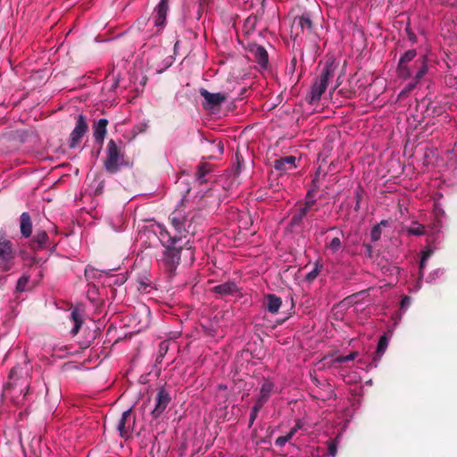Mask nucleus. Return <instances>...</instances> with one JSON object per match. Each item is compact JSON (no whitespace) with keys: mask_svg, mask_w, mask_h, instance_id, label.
Returning <instances> with one entry per match:
<instances>
[{"mask_svg":"<svg viewBox=\"0 0 457 457\" xmlns=\"http://www.w3.org/2000/svg\"><path fill=\"white\" fill-rule=\"evenodd\" d=\"M202 220L201 215L195 212L187 214L175 210L169 216L171 229L159 226L160 241L164 247L161 259L162 265L170 275H175V271L182 260L186 263H193L195 261V249L190 245L187 237L189 233H195L194 223Z\"/></svg>","mask_w":457,"mask_h":457,"instance_id":"f257e3e1","label":"nucleus"},{"mask_svg":"<svg viewBox=\"0 0 457 457\" xmlns=\"http://www.w3.org/2000/svg\"><path fill=\"white\" fill-rule=\"evenodd\" d=\"M337 65L334 61H327L322 68L320 74L317 77L312 86L310 95L308 96V103L313 104L320 100L322 94L326 91L328 81L334 77Z\"/></svg>","mask_w":457,"mask_h":457,"instance_id":"f03ea898","label":"nucleus"},{"mask_svg":"<svg viewBox=\"0 0 457 457\" xmlns=\"http://www.w3.org/2000/svg\"><path fill=\"white\" fill-rule=\"evenodd\" d=\"M123 156L120 147L113 139H110L106 148V158L104 162L105 170L110 174L117 173L122 164Z\"/></svg>","mask_w":457,"mask_h":457,"instance_id":"7ed1b4c3","label":"nucleus"},{"mask_svg":"<svg viewBox=\"0 0 457 457\" xmlns=\"http://www.w3.org/2000/svg\"><path fill=\"white\" fill-rule=\"evenodd\" d=\"M15 257L12 243L5 238L4 234L0 232V263L3 270H10Z\"/></svg>","mask_w":457,"mask_h":457,"instance_id":"20e7f679","label":"nucleus"},{"mask_svg":"<svg viewBox=\"0 0 457 457\" xmlns=\"http://www.w3.org/2000/svg\"><path fill=\"white\" fill-rule=\"evenodd\" d=\"M415 67L417 68V72L415 73L413 79L408 83L400 92L399 96H404L410 94L419 84L420 79L424 77V75L428 72V58L426 55H422L417 60H415Z\"/></svg>","mask_w":457,"mask_h":457,"instance_id":"39448f33","label":"nucleus"},{"mask_svg":"<svg viewBox=\"0 0 457 457\" xmlns=\"http://www.w3.org/2000/svg\"><path fill=\"white\" fill-rule=\"evenodd\" d=\"M295 32V37L302 34L311 36L314 34V24L312 22L311 14L303 12L300 16H296L292 25V33Z\"/></svg>","mask_w":457,"mask_h":457,"instance_id":"423d86ee","label":"nucleus"},{"mask_svg":"<svg viewBox=\"0 0 457 457\" xmlns=\"http://www.w3.org/2000/svg\"><path fill=\"white\" fill-rule=\"evenodd\" d=\"M88 129L87 123L86 121V117L83 114H79L78 116L75 128L71 131L70 135L69 146L71 149L77 148L84 135L87 133Z\"/></svg>","mask_w":457,"mask_h":457,"instance_id":"0eeeda50","label":"nucleus"},{"mask_svg":"<svg viewBox=\"0 0 457 457\" xmlns=\"http://www.w3.org/2000/svg\"><path fill=\"white\" fill-rule=\"evenodd\" d=\"M417 56V51L411 49L406 51L399 59L397 65L398 77L403 79H407L411 77L412 71L410 66V62L414 60Z\"/></svg>","mask_w":457,"mask_h":457,"instance_id":"6e6552de","label":"nucleus"},{"mask_svg":"<svg viewBox=\"0 0 457 457\" xmlns=\"http://www.w3.org/2000/svg\"><path fill=\"white\" fill-rule=\"evenodd\" d=\"M200 148L203 153L207 154L206 158H216L223 153V144L221 141L208 139L203 136L200 137Z\"/></svg>","mask_w":457,"mask_h":457,"instance_id":"1a4fd4ad","label":"nucleus"},{"mask_svg":"<svg viewBox=\"0 0 457 457\" xmlns=\"http://www.w3.org/2000/svg\"><path fill=\"white\" fill-rule=\"evenodd\" d=\"M170 401L171 397L165 387H159L155 396V406L151 412L154 419H158L162 414Z\"/></svg>","mask_w":457,"mask_h":457,"instance_id":"9d476101","label":"nucleus"},{"mask_svg":"<svg viewBox=\"0 0 457 457\" xmlns=\"http://www.w3.org/2000/svg\"><path fill=\"white\" fill-rule=\"evenodd\" d=\"M136 423V418L132 414V409H129L123 411L120 419L119 420L117 429L120 432V436L123 438H127L130 436Z\"/></svg>","mask_w":457,"mask_h":457,"instance_id":"9b49d317","label":"nucleus"},{"mask_svg":"<svg viewBox=\"0 0 457 457\" xmlns=\"http://www.w3.org/2000/svg\"><path fill=\"white\" fill-rule=\"evenodd\" d=\"M52 243L48 233L46 230L37 229L29 243V246L34 252L50 248Z\"/></svg>","mask_w":457,"mask_h":457,"instance_id":"f8f14e48","label":"nucleus"},{"mask_svg":"<svg viewBox=\"0 0 457 457\" xmlns=\"http://www.w3.org/2000/svg\"><path fill=\"white\" fill-rule=\"evenodd\" d=\"M169 1L170 0H161L154 8L152 19L155 27H164L169 11Z\"/></svg>","mask_w":457,"mask_h":457,"instance_id":"ddd939ff","label":"nucleus"},{"mask_svg":"<svg viewBox=\"0 0 457 457\" xmlns=\"http://www.w3.org/2000/svg\"><path fill=\"white\" fill-rule=\"evenodd\" d=\"M247 50L252 54L254 62L260 64L262 68H267L269 64V55L266 49L257 44H249Z\"/></svg>","mask_w":457,"mask_h":457,"instance_id":"4468645a","label":"nucleus"},{"mask_svg":"<svg viewBox=\"0 0 457 457\" xmlns=\"http://www.w3.org/2000/svg\"><path fill=\"white\" fill-rule=\"evenodd\" d=\"M199 93L204 97L205 103L204 104V108H214L223 103L227 97L222 93H210L205 88H200Z\"/></svg>","mask_w":457,"mask_h":457,"instance_id":"2eb2a0df","label":"nucleus"},{"mask_svg":"<svg viewBox=\"0 0 457 457\" xmlns=\"http://www.w3.org/2000/svg\"><path fill=\"white\" fill-rule=\"evenodd\" d=\"M273 388L274 384L272 382L268 380L264 381L263 384L262 385L260 395L256 399L254 405L262 409L270 397L273 392Z\"/></svg>","mask_w":457,"mask_h":457,"instance_id":"dca6fc26","label":"nucleus"},{"mask_svg":"<svg viewBox=\"0 0 457 457\" xmlns=\"http://www.w3.org/2000/svg\"><path fill=\"white\" fill-rule=\"evenodd\" d=\"M109 121L107 119H100L93 124V136L96 142L103 143L106 135V127Z\"/></svg>","mask_w":457,"mask_h":457,"instance_id":"f3484780","label":"nucleus"},{"mask_svg":"<svg viewBox=\"0 0 457 457\" xmlns=\"http://www.w3.org/2000/svg\"><path fill=\"white\" fill-rule=\"evenodd\" d=\"M20 231L24 238H29L32 235V221L29 212H22L20 216Z\"/></svg>","mask_w":457,"mask_h":457,"instance_id":"a211bd4d","label":"nucleus"},{"mask_svg":"<svg viewBox=\"0 0 457 457\" xmlns=\"http://www.w3.org/2000/svg\"><path fill=\"white\" fill-rule=\"evenodd\" d=\"M295 160L293 155L279 158L274 161L273 167L278 171L285 172L295 168Z\"/></svg>","mask_w":457,"mask_h":457,"instance_id":"6ab92c4d","label":"nucleus"},{"mask_svg":"<svg viewBox=\"0 0 457 457\" xmlns=\"http://www.w3.org/2000/svg\"><path fill=\"white\" fill-rule=\"evenodd\" d=\"M212 291L220 295H234L238 291L237 286L234 281H227L225 283L215 286Z\"/></svg>","mask_w":457,"mask_h":457,"instance_id":"aec40b11","label":"nucleus"},{"mask_svg":"<svg viewBox=\"0 0 457 457\" xmlns=\"http://www.w3.org/2000/svg\"><path fill=\"white\" fill-rule=\"evenodd\" d=\"M282 304V300L279 296L273 294H269L265 298V307L269 312L275 314L278 312Z\"/></svg>","mask_w":457,"mask_h":457,"instance_id":"412c9836","label":"nucleus"},{"mask_svg":"<svg viewBox=\"0 0 457 457\" xmlns=\"http://www.w3.org/2000/svg\"><path fill=\"white\" fill-rule=\"evenodd\" d=\"M71 320L73 322V327L71 330V333L75 336L79 333L83 322V315L79 312L78 309H73L71 312Z\"/></svg>","mask_w":457,"mask_h":457,"instance_id":"4be33fe9","label":"nucleus"},{"mask_svg":"<svg viewBox=\"0 0 457 457\" xmlns=\"http://www.w3.org/2000/svg\"><path fill=\"white\" fill-rule=\"evenodd\" d=\"M212 170L211 164L207 162H201L197 167L196 179L200 184L207 182L206 176Z\"/></svg>","mask_w":457,"mask_h":457,"instance_id":"5701e85b","label":"nucleus"},{"mask_svg":"<svg viewBox=\"0 0 457 457\" xmlns=\"http://www.w3.org/2000/svg\"><path fill=\"white\" fill-rule=\"evenodd\" d=\"M299 428H301V426L297 422L286 436H278L275 441V445L278 447H283L295 436Z\"/></svg>","mask_w":457,"mask_h":457,"instance_id":"b1692460","label":"nucleus"},{"mask_svg":"<svg viewBox=\"0 0 457 457\" xmlns=\"http://www.w3.org/2000/svg\"><path fill=\"white\" fill-rule=\"evenodd\" d=\"M306 217V214L302 212L300 209H296L290 220L289 226L292 228L301 227L303 222V219Z\"/></svg>","mask_w":457,"mask_h":457,"instance_id":"393cba45","label":"nucleus"},{"mask_svg":"<svg viewBox=\"0 0 457 457\" xmlns=\"http://www.w3.org/2000/svg\"><path fill=\"white\" fill-rule=\"evenodd\" d=\"M322 268L323 264L320 261L315 262L313 269L305 275V281L308 283L313 282L319 276Z\"/></svg>","mask_w":457,"mask_h":457,"instance_id":"a878e982","label":"nucleus"},{"mask_svg":"<svg viewBox=\"0 0 457 457\" xmlns=\"http://www.w3.org/2000/svg\"><path fill=\"white\" fill-rule=\"evenodd\" d=\"M318 192V188L314 186L312 188L309 189L305 195L304 201L308 205H315L317 199L316 194Z\"/></svg>","mask_w":457,"mask_h":457,"instance_id":"bb28decb","label":"nucleus"},{"mask_svg":"<svg viewBox=\"0 0 457 457\" xmlns=\"http://www.w3.org/2000/svg\"><path fill=\"white\" fill-rule=\"evenodd\" d=\"M363 197V188L361 186H358L356 189L354 190V199H355V205H354V211L358 212L361 208V202Z\"/></svg>","mask_w":457,"mask_h":457,"instance_id":"cd10ccee","label":"nucleus"},{"mask_svg":"<svg viewBox=\"0 0 457 457\" xmlns=\"http://www.w3.org/2000/svg\"><path fill=\"white\" fill-rule=\"evenodd\" d=\"M327 247L333 253H337L342 247V242L339 237H334L331 239L330 243L327 245Z\"/></svg>","mask_w":457,"mask_h":457,"instance_id":"c85d7f7f","label":"nucleus"},{"mask_svg":"<svg viewBox=\"0 0 457 457\" xmlns=\"http://www.w3.org/2000/svg\"><path fill=\"white\" fill-rule=\"evenodd\" d=\"M415 227H411L406 228V231L409 235H414V236H421L425 232V228L422 225L414 223Z\"/></svg>","mask_w":457,"mask_h":457,"instance_id":"c756f323","label":"nucleus"},{"mask_svg":"<svg viewBox=\"0 0 457 457\" xmlns=\"http://www.w3.org/2000/svg\"><path fill=\"white\" fill-rule=\"evenodd\" d=\"M258 21V18L256 15H250L245 21V28L248 31H252L255 29Z\"/></svg>","mask_w":457,"mask_h":457,"instance_id":"7c9ffc66","label":"nucleus"},{"mask_svg":"<svg viewBox=\"0 0 457 457\" xmlns=\"http://www.w3.org/2000/svg\"><path fill=\"white\" fill-rule=\"evenodd\" d=\"M358 356V352H352L347 355H340L335 359L337 363H343L350 361H353Z\"/></svg>","mask_w":457,"mask_h":457,"instance_id":"2f4dec72","label":"nucleus"},{"mask_svg":"<svg viewBox=\"0 0 457 457\" xmlns=\"http://www.w3.org/2000/svg\"><path fill=\"white\" fill-rule=\"evenodd\" d=\"M380 237H381L380 224H377L371 228V231H370L371 241L377 242L380 239Z\"/></svg>","mask_w":457,"mask_h":457,"instance_id":"473e14b6","label":"nucleus"},{"mask_svg":"<svg viewBox=\"0 0 457 457\" xmlns=\"http://www.w3.org/2000/svg\"><path fill=\"white\" fill-rule=\"evenodd\" d=\"M386 347H387V338L386 336H382L379 338L378 343L377 353L383 354L385 350L386 349Z\"/></svg>","mask_w":457,"mask_h":457,"instance_id":"72a5a7b5","label":"nucleus"},{"mask_svg":"<svg viewBox=\"0 0 457 457\" xmlns=\"http://www.w3.org/2000/svg\"><path fill=\"white\" fill-rule=\"evenodd\" d=\"M28 282H29V277H27V276L21 277L17 282V286H16L17 290L21 291V292L25 291Z\"/></svg>","mask_w":457,"mask_h":457,"instance_id":"f704fd0d","label":"nucleus"},{"mask_svg":"<svg viewBox=\"0 0 457 457\" xmlns=\"http://www.w3.org/2000/svg\"><path fill=\"white\" fill-rule=\"evenodd\" d=\"M260 410H261V408H259L258 406H255V405L253 406V408L251 410V413H250L249 427H252V425L255 421Z\"/></svg>","mask_w":457,"mask_h":457,"instance_id":"c9c22d12","label":"nucleus"},{"mask_svg":"<svg viewBox=\"0 0 457 457\" xmlns=\"http://www.w3.org/2000/svg\"><path fill=\"white\" fill-rule=\"evenodd\" d=\"M22 370V368L21 365H16L14 366L11 370H10V373H9V378L10 379H14V378H19V375L20 373L21 372Z\"/></svg>","mask_w":457,"mask_h":457,"instance_id":"e433bc0d","label":"nucleus"},{"mask_svg":"<svg viewBox=\"0 0 457 457\" xmlns=\"http://www.w3.org/2000/svg\"><path fill=\"white\" fill-rule=\"evenodd\" d=\"M328 453L329 455H331L333 457L336 456V454L337 453V443L335 441H330L328 443Z\"/></svg>","mask_w":457,"mask_h":457,"instance_id":"4c0bfd02","label":"nucleus"},{"mask_svg":"<svg viewBox=\"0 0 457 457\" xmlns=\"http://www.w3.org/2000/svg\"><path fill=\"white\" fill-rule=\"evenodd\" d=\"M110 282H108V285L109 286H120L122 284H124L125 282V278L124 277H120V278H110Z\"/></svg>","mask_w":457,"mask_h":457,"instance_id":"58836bf2","label":"nucleus"},{"mask_svg":"<svg viewBox=\"0 0 457 457\" xmlns=\"http://www.w3.org/2000/svg\"><path fill=\"white\" fill-rule=\"evenodd\" d=\"M313 208V205H308L305 202L298 204V209L303 212L306 215L310 212Z\"/></svg>","mask_w":457,"mask_h":457,"instance_id":"ea45409f","label":"nucleus"},{"mask_svg":"<svg viewBox=\"0 0 457 457\" xmlns=\"http://www.w3.org/2000/svg\"><path fill=\"white\" fill-rule=\"evenodd\" d=\"M204 12V2H200L199 4H198V10H197V15H196V19L197 20H200L201 16H202V13Z\"/></svg>","mask_w":457,"mask_h":457,"instance_id":"a19ab883","label":"nucleus"},{"mask_svg":"<svg viewBox=\"0 0 457 457\" xmlns=\"http://www.w3.org/2000/svg\"><path fill=\"white\" fill-rule=\"evenodd\" d=\"M362 247L365 249V253H366L368 256L371 257V255H372V252H373V247H372V245H370V244H363V245H362Z\"/></svg>","mask_w":457,"mask_h":457,"instance_id":"79ce46f5","label":"nucleus"},{"mask_svg":"<svg viewBox=\"0 0 457 457\" xmlns=\"http://www.w3.org/2000/svg\"><path fill=\"white\" fill-rule=\"evenodd\" d=\"M296 63H297V60H296V57L295 56L291 60L290 66L288 68L289 69V72L294 73L295 66H296Z\"/></svg>","mask_w":457,"mask_h":457,"instance_id":"37998d69","label":"nucleus"},{"mask_svg":"<svg viewBox=\"0 0 457 457\" xmlns=\"http://www.w3.org/2000/svg\"><path fill=\"white\" fill-rule=\"evenodd\" d=\"M411 303V298L409 296H404L401 301L402 307H407L409 306Z\"/></svg>","mask_w":457,"mask_h":457,"instance_id":"c03bdc74","label":"nucleus"},{"mask_svg":"<svg viewBox=\"0 0 457 457\" xmlns=\"http://www.w3.org/2000/svg\"><path fill=\"white\" fill-rule=\"evenodd\" d=\"M408 35H409V39L412 42V43H415L417 41V37L415 36L414 33L412 32H408Z\"/></svg>","mask_w":457,"mask_h":457,"instance_id":"a18cd8bd","label":"nucleus"},{"mask_svg":"<svg viewBox=\"0 0 457 457\" xmlns=\"http://www.w3.org/2000/svg\"><path fill=\"white\" fill-rule=\"evenodd\" d=\"M429 255H430L429 252H424L423 254H422L421 259L427 260L429 257Z\"/></svg>","mask_w":457,"mask_h":457,"instance_id":"49530a36","label":"nucleus"},{"mask_svg":"<svg viewBox=\"0 0 457 457\" xmlns=\"http://www.w3.org/2000/svg\"><path fill=\"white\" fill-rule=\"evenodd\" d=\"M425 262H426V260H423V259L420 260V269H422L425 266Z\"/></svg>","mask_w":457,"mask_h":457,"instance_id":"de8ad7c7","label":"nucleus"},{"mask_svg":"<svg viewBox=\"0 0 457 457\" xmlns=\"http://www.w3.org/2000/svg\"><path fill=\"white\" fill-rule=\"evenodd\" d=\"M379 224H380V227H381V226L386 227V224H387V221H386V220H381Z\"/></svg>","mask_w":457,"mask_h":457,"instance_id":"09e8293b","label":"nucleus"},{"mask_svg":"<svg viewBox=\"0 0 457 457\" xmlns=\"http://www.w3.org/2000/svg\"><path fill=\"white\" fill-rule=\"evenodd\" d=\"M96 330H94V331H93V337H92V339L94 340V339L96 338Z\"/></svg>","mask_w":457,"mask_h":457,"instance_id":"8fccbe9b","label":"nucleus"},{"mask_svg":"<svg viewBox=\"0 0 457 457\" xmlns=\"http://www.w3.org/2000/svg\"><path fill=\"white\" fill-rule=\"evenodd\" d=\"M266 0H261L262 7L264 8V3Z\"/></svg>","mask_w":457,"mask_h":457,"instance_id":"3c124183","label":"nucleus"},{"mask_svg":"<svg viewBox=\"0 0 457 457\" xmlns=\"http://www.w3.org/2000/svg\"><path fill=\"white\" fill-rule=\"evenodd\" d=\"M411 70H416L417 71V68L415 67V63L413 64V67H411ZM413 72V71H411Z\"/></svg>","mask_w":457,"mask_h":457,"instance_id":"603ef678","label":"nucleus"}]
</instances>
